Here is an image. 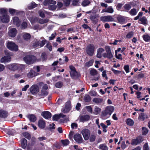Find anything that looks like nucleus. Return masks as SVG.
Instances as JSON below:
<instances>
[{
    "mask_svg": "<svg viewBox=\"0 0 150 150\" xmlns=\"http://www.w3.org/2000/svg\"><path fill=\"white\" fill-rule=\"evenodd\" d=\"M114 110V108L112 106H108L106 107L105 110L102 112L101 117L104 119L110 117Z\"/></svg>",
    "mask_w": 150,
    "mask_h": 150,
    "instance_id": "f257e3e1",
    "label": "nucleus"
},
{
    "mask_svg": "<svg viewBox=\"0 0 150 150\" xmlns=\"http://www.w3.org/2000/svg\"><path fill=\"white\" fill-rule=\"evenodd\" d=\"M6 67L10 70L15 71L17 69L22 70L24 68L25 66L21 64L13 63L6 65Z\"/></svg>",
    "mask_w": 150,
    "mask_h": 150,
    "instance_id": "f03ea898",
    "label": "nucleus"
},
{
    "mask_svg": "<svg viewBox=\"0 0 150 150\" xmlns=\"http://www.w3.org/2000/svg\"><path fill=\"white\" fill-rule=\"evenodd\" d=\"M6 45L8 48L11 51H16L18 50V46L13 42L8 41Z\"/></svg>",
    "mask_w": 150,
    "mask_h": 150,
    "instance_id": "7ed1b4c3",
    "label": "nucleus"
},
{
    "mask_svg": "<svg viewBox=\"0 0 150 150\" xmlns=\"http://www.w3.org/2000/svg\"><path fill=\"white\" fill-rule=\"evenodd\" d=\"M23 59L26 63L31 64L34 62L36 59V58L35 56L31 55L26 56Z\"/></svg>",
    "mask_w": 150,
    "mask_h": 150,
    "instance_id": "20e7f679",
    "label": "nucleus"
},
{
    "mask_svg": "<svg viewBox=\"0 0 150 150\" xmlns=\"http://www.w3.org/2000/svg\"><path fill=\"white\" fill-rule=\"evenodd\" d=\"M95 51V46L92 44L88 45L86 48V52L89 56H92L94 54Z\"/></svg>",
    "mask_w": 150,
    "mask_h": 150,
    "instance_id": "39448f33",
    "label": "nucleus"
},
{
    "mask_svg": "<svg viewBox=\"0 0 150 150\" xmlns=\"http://www.w3.org/2000/svg\"><path fill=\"white\" fill-rule=\"evenodd\" d=\"M69 68L71 70L70 73L71 76L74 79L77 78L79 76V73L76 71L75 68L72 66H70Z\"/></svg>",
    "mask_w": 150,
    "mask_h": 150,
    "instance_id": "423d86ee",
    "label": "nucleus"
},
{
    "mask_svg": "<svg viewBox=\"0 0 150 150\" xmlns=\"http://www.w3.org/2000/svg\"><path fill=\"white\" fill-rule=\"evenodd\" d=\"M81 133L83 137L86 140H88L90 136V131L87 129H84L81 131Z\"/></svg>",
    "mask_w": 150,
    "mask_h": 150,
    "instance_id": "0eeeda50",
    "label": "nucleus"
},
{
    "mask_svg": "<svg viewBox=\"0 0 150 150\" xmlns=\"http://www.w3.org/2000/svg\"><path fill=\"white\" fill-rule=\"evenodd\" d=\"M46 40H44L42 41H38L34 42L33 44V46L34 48H40L43 47L45 43Z\"/></svg>",
    "mask_w": 150,
    "mask_h": 150,
    "instance_id": "6e6552de",
    "label": "nucleus"
},
{
    "mask_svg": "<svg viewBox=\"0 0 150 150\" xmlns=\"http://www.w3.org/2000/svg\"><path fill=\"white\" fill-rule=\"evenodd\" d=\"M30 91L32 94H35L39 91V87L36 85H33L30 88Z\"/></svg>",
    "mask_w": 150,
    "mask_h": 150,
    "instance_id": "1a4fd4ad",
    "label": "nucleus"
},
{
    "mask_svg": "<svg viewBox=\"0 0 150 150\" xmlns=\"http://www.w3.org/2000/svg\"><path fill=\"white\" fill-rule=\"evenodd\" d=\"M101 21L104 22H112L114 21V18L111 16H105L101 17Z\"/></svg>",
    "mask_w": 150,
    "mask_h": 150,
    "instance_id": "9d476101",
    "label": "nucleus"
},
{
    "mask_svg": "<svg viewBox=\"0 0 150 150\" xmlns=\"http://www.w3.org/2000/svg\"><path fill=\"white\" fill-rule=\"evenodd\" d=\"M17 33L16 29L14 28H9L8 34L9 36L11 37H14L16 35Z\"/></svg>",
    "mask_w": 150,
    "mask_h": 150,
    "instance_id": "9b49d317",
    "label": "nucleus"
},
{
    "mask_svg": "<svg viewBox=\"0 0 150 150\" xmlns=\"http://www.w3.org/2000/svg\"><path fill=\"white\" fill-rule=\"evenodd\" d=\"M74 140L78 143H82L83 139L81 134H75L74 137Z\"/></svg>",
    "mask_w": 150,
    "mask_h": 150,
    "instance_id": "f8f14e48",
    "label": "nucleus"
},
{
    "mask_svg": "<svg viewBox=\"0 0 150 150\" xmlns=\"http://www.w3.org/2000/svg\"><path fill=\"white\" fill-rule=\"evenodd\" d=\"M71 108V104L70 102H67L65 104V106L64 108L62 109V111L64 113H67L70 110Z\"/></svg>",
    "mask_w": 150,
    "mask_h": 150,
    "instance_id": "ddd939ff",
    "label": "nucleus"
},
{
    "mask_svg": "<svg viewBox=\"0 0 150 150\" xmlns=\"http://www.w3.org/2000/svg\"><path fill=\"white\" fill-rule=\"evenodd\" d=\"M48 88V86L46 84H45L42 87L41 92V94L43 96H46L48 94V92L47 91Z\"/></svg>",
    "mask_w": 150,
    "mask_h": 150,
    "instance_id": "4468645a",
    "label": "nucleus"
},
{
    "mask_svg": "<svg viewBox=\"0 0 150 150\" xmlns=\"http://www.w3.org/2000/svg\"><path fill=\"white\" fill-rule=\"evenodd\" d=\"M143 141V139L141 137H137L135 139H133L132 140V145H137Z\"/></svg>",
    "mask_w": 150,
    "mask_h": 150,
    "instance_id": "2eb2a0df",
    "label": "nucleus"
},
{
    "mask_svg": "<svg viewBox=\"0 0 150 150\" xmlns=\"http://www.w3.org/2000/svg\"><path fill=\"white\" fill-rule=\"evenodd\" d=\"M11 60V58L10 56H6L1 58L0 62L2 63H6L10 62Z\"/></svg>",
    "mask_w": 150,
    "mask_h": 150,
    "instance_id": "dca6fc26",
    "label": "nucleus"
},
{
    "mask_svg": "<svg viewBox=\"0 0 150 150\" xmlns=\"http://www.w3.org/2000/svg\"><path fill=\"white\" fill-rule=\"evenodd\" d=\"M41 115L46 119H48L51 117L52 115L50 112L48 111L43 112L41 113Z\"/></svg>",
    "mask_w": 150,
    "mask_h": 150,
    "instance_id": "f3484780",
    "label": "nucleus"
},
{
    "mask_svg": "<svg viewBox=\"0 0 150 150\" xmlns=\"http://www.w3.org/2000/svg\"><path fill=\"white\" fill-rule=\"evenodd\" d=\"M9 17L7 14L2 15L0 17L1 21L3 23H6L9 22Z\"/></svg>",
    "mask_w": 150,
    "mask_h": 150,
    "instance_id": "a211bd4d",
    "label": "nucleus"
},
{
    "mask_svg": "<svg viewBox=\"0 0 150 150\" xmlns=\"http://www.w3.org/2000/svg\"><path fill=\"white\" fill-rule=\"evenodd\" d=\"M38 74V73L35 72V71L33 70H31L28 74L27 76L28 78H32L37 76Z\"/></svg>",
    "mask_w": 150,
    "mask_h": 150,
    "instance_id": "6ab92c4d",
    "label": "nucleus"
},
{
    "mask_svg": "<svg viewBox=\"0 0 150 150\" xmlns=\"http://www.w3.org/2000/svg\"><path fill=\"white\" fill-rule=\"evenodd\" d=\"M38 125L40 129H43L45 126V122L43 119H41L38 122Z\"/></svg>",
    "mask_w": 150,
    "mask_h": 150,
    "instance_id": "aec40b11",
    "label": "nucleus"
},
{
    "mask_svg": "<svg viewBox=\"0 0 150 150\" xmlns=\"http://www.w3.org/2000/svg\"><path fill=\"white\" fill-rule=\"evenodd\" d=\"M13 24L18 27L21 24V22L18 18L17 17H15L13 18Z\"/></svg>",
    "mask_w": 150,
    "mask_h": 150,
    "instance_id": "412c9836",
    "label": "nucleus"
},
{
    "mask_svg": "<svg viewBox=\"0 0 150 150\" xmlns=\"http://www.w3.org/2000/svg\"><path fill=\"white\" fill-rule=\"evenodd\" d=\"M66 115L62 113L60 114L59 115H55L52 117L53 120H54L57 121L60 117L64 118L65 117Z\"/></svg>",
    "mask_w": 150,
    "mask_h": 150,
    "instance_id": "4be33fe9",
    "label": "nucleus"
},
{
    "mask_svg": "<svg viewBox=\"0 0 150 150\" xmlns=\"http://www.w3.org/2000/svg\"><path fill=\"white\" fill-rule=\"evenodd\" d=\"M138 22L145 25H146L148 23L147 20L146 18L144 16L140 18Z\"/></svg>",
    "mask_w": 150,
    "mask_h": 150,
    "instance_id": "5701e85b",
    "label": "nucleus"
},
{
    "mask_svg": "<svg viewBox=\"0 0 150 150\" xmlns=\"http://www.w3.org/2000/svg\"><path fill=\"white\" fill-rule=\"evenodd\" d=\"M89 118L90 117L88 115H82L80 117V120L82 122L88 121Z\"/></svg>",
    "mask_w": 150,
    "mask_h": 150,
    "instance_id": "b1692460",
    "label": "nucleus"
},
{
    "mask_svg": "<svg viewBox=\"0 0 150 150\" xmlns=\"http://www.w3.org/2000/svg\"><path fill=\"white\" fill-rule=\"evenodd\" d=\"M117 19L118 22L120 23H122L125 22V16L120 15H118Z\"/></svg>",
    "mask_w": 150,
    "mask_h": 150,
    "instance_id": "393cba45",
    "label": "nucleus"
},
{
    "mask_svg": "<svg viewBox=\"0 0 150 150\" xmlns=\"http://www.w3.org/2000/svg\"><path fill=\"white\" fill-rule=\"evenodd\" d=\"M103 99L100 98H95L92 100L93 103L96 104L101 103L103 102Z\"/></svg>",
    "mask_w": 150,
    "mask_h": 150,
    "instance_id": "a878e982",
    "label": "nucleus"
},
{
    "mask_svg": "<svg viewBox=\"0 0 150 150\" xmlns=\"http://www.w3.org/2000/svg\"><path fill=\"white\" fill-rule=\"evenodd\" d=\"M21 146L23 149H25L27 146V140L24 138L22 139L21 140Z\"/></svg>",
    "mask_w": 150,
    "mask_h": 150,
    "instance_id": "bb28decb",
    "label": "nucleus"
},
{
    "mask_svg": "<svg viewBox=\"0 0 150 150\" xmlns=\"http://www.w3.org/2000/svg\"><path fill=\"white\" fill-rule=\"evenodd\" d=\"M56 4V1L54 0H45L44 2L45 6H47L50 4L54 5Z\"/></svg>",
    "mask_w": 150,
    "mask_h": 150,
    "instance_id": "cd10ccee",
    "label": "nucleus"
},
{
    "mask_svg": "<svg viewBox=\"0 0 150 150\" xmlns=\"http://www.w3.org/2000/svg\"><path fill=\"white\" fill-rule=\"evenodd\" d=\"M103 56L105 58L111 59L112 58L113 56L111 52L104 53L103 54Z\"/></svg>",
    "mask_w": 150,
    "mask_h": 150,
    "instance_id": "c85d7f7f",
    "label": "nucleus"
},
{
    "mask_svg": "<svg viewBox=\"0 0 150 150\" xmlns=\"http://www.w3.org/2000/svg\"><path fill=\"white\" fill-rule=\"evenodd\" d=\"M104 51L103 49L100 48L98 49L97 50V57L98 58H100L102 57L101 54Z\"/></svg>",
    "mask_w": 150,
    "mask_h": 150,
    "instance_id": "c756f323",
    "label": "nucleus"
},
{
    "mask_svg": "<svg viewBox=\"0 0 150 150\" xmlns=\"http://www.w3.org/2000/svg\"><path fill=\"white\" fill-rule=\"evenodd\" d=\"M7 115L8 113L6 111L2 110H0V117L5 118Z\"/></svg>",
    "mask_w": 150,
    "mask_h": 150,
    "instance_id": "7c9ffc66",
    "label": "nucleus"
},
{
    "mask_svg": "<svg viewBox=\"0 0 150 150\" xmlns=\"http://www.w3.org/2000/svg\"><path fill=\"white\" fill-rule=\"evenodd\" d=\"M98 148L101 150H108V148L105 144H100L99 145Z\"/></svg>",
    "mask_w": 150,
    "mask_h": 150,
    "instance_id": "2f4dec72",
    "label": "nucleus"
},
{
    "mask_svg": "<svg viewBox=\"0 0 150 150\" xmlns=\"http://www.w3.org/2000/svg\"><path fill=\"white\" fill-rule=\"evenodd\" d=\"M23 36L24 39L26 40H29L31 38L30 34L27 33H24Z\"/></svg>",
    "mask_w": 150,
    "mask_h": 150,
    "instance_id": "473e14b6",
    "label": "nucleus"
},
{
    "mask_svg": "<svg viewBox=\"0 0 150 150\" xmlns=\"http://www.w3.org/2000/svg\"><path fill=\"white\" fill-rule=\"evenodd\" d=\"M142 38L146 42H149L150 41V36L148 34L143 35Z\"/></svg>",
    "mask_w": 150,
    "mask_h": 150,
    "instance_id": "72a5a7b5",
    "label": "nucleus"
},
{
    "mask_svg": "<svg viewBox=\"0 0 150 150\" xmlns=\"http://www.w3.org/2000/svg\"><path fill=\"white\" fill-rule=\"evenodd\" d=\"M101 110L100 108L97 106H95L93 113L95 115H97L101 112Z\"/></svg>",
    "mask_w": 150,
    "mask_h": 150,
    "instance_id": "f704fd0d",
    "label": "nucleus"
},
{
    "mask_svg": "<svg viewBox=\"0 0 150 150\" xmlns=\"http://www.w3.org/2000/svg\"><path fill=\"white\" fill-rule=\"evenodd\" d=\"M28 117L29 119L30 120L31 122H34L36 120V117L33 115H28Z\"/></svg>",
    "mask_w": 150,
    "mask_h": 150,
    "instance_id": "c9c22d12",
    "label": "nucleus"
},
{
    "mask_svg": "<svg viewBox=\"0 0 150 150\" xmlns=\"http://www.w3.org/2000/svg\"><path fill=\"white\" fill-rule=\"evenodd\" d=\"M37 4H36L34 2H33L28 5V8L29 9H32L34 8L37 7Z\"/></svg>",
    "mask_w": 150,
    "mask_h": 150,
    "instance_id": "e433bc0d",
    "label": "nucleus"
},
{
    "mask_svg": "<svg viewBox=\"0 0 150 150\" xmlns=\"http://www.w3.org/2000/svg\"><path fill=\"white\" fill-rule=\"evenodd\" d=\"M91 2L88 0H85L83 1L81 3V5L82 6L85 7L87 6L90 4Z\"/></svg>",
    "mask_w": 150,
    "mask_h": 150,
    "instance_id": "4c0bfd02",
    "label": "nucleus"
},
{
    "mask_svg": "<svg viewBox=\"0 0 150 150\" xmlns=\"http://www.w3.org/2000/svg\"><path fill=\"white\" fill-rule=\"evenodd\" d=\"M123 8L125 9V10L122 11H127L131 8V5L129 4H125L123 6Z\"/></svg>",
    "mask_w": 150,
    "mask_h": 150,
    "instance_id": "58836bf2",
    "label": "nucleus"
},
{
    "mask_svg": "<svg viewBox=\"0 0 150 150\" xmlns=\"http://www.w3.org/2000/svg\"><path fill=\"white\" fill-rule=\"evenodd\" d=\"M7 10L6 8H0V14H2V15L7 14Z\"/></svg>",
    "mask_w": 150,
    "mask_h": 150,
    "instance_id": "ea45409f",
    "label": "nucleus"
},
{
    "mask_svg": "<svg viewBox=\"0 0 150 150\" xmlns=\"http://www.w3.org/2000/svg\"><path fill=\"white\" fill-rule=\"evenodd\" d=\"M46 11L44 10H40L38 11L39 16L41 17L44 18L45 17Z\"/></svg>",
    "mask_w": 150,
    "mask_h": 150,
    "instance_id": "a19ab883",
    "label": "nucleus"
},
{
    "mask_svg": "<svg viewBox=\"0 0 150 150\" xmlns=\"http://www.w3.org/2000/svg\"><path fill=\"white\" fill-rule=\"evenodd\" d=\"M137 9L135 8L132 9L129 11V13L132 16H135L136 15L137 13Z\"/></svg>",
    "mask_w": 150,
    "mask_h": 150,
    "instance_id": "79ce46f5",
    "label": "nucleus"
},
{
    "mask_svg": "<svg viewBox=\"0 0 150 150\" xmlns=\"http://www.w3.org/2000/svg\"><path fill=\"white\" fill-rule=\"evenodd\" d=\"M91 100V98L88 95H86L84 97V100L86 102H89Z\"/></svg>",
    "mask_w": 150,
    "mask_h": 150,
    "instance_id": "37998d69",
    "label": "nucleus"
},
{
    "mask_svg": "<svg viewBox=\"0 0 150 150\" xmlns=\"http://www.w3.org/2000/svg\"><path fill=\"white\" fill-rule=\"evenodd\" d=\"M146 115L143 113H142L139 115V119L143 121L146 118Z\"/></svg>",
    "mask_w": 150,
    "mask_h": 150,
    "instance_id": "c03bdc74",
    "label": "nucleus"
},
{
    "mask_svg": "<svg viewBox=\"0 0 150 150\" xmlns=\"http://www.w3.org/2000/svg\"><path fill=\"white\" fill-rule=\"evenodd\" d=\"M61 141L64 146L68 145L69 143V141L68 139H66L64 140H62Z\"/></svg>",
    "mask_w": 150,
    "mask_h": 150,
    "instance_id": "a18cd8bd",
    "label": "nucleus"
},
{
    "mask_svg": "<svg viewBox=\"0 0 150 150\" xmlns=\"http://www.w3.org/2000/svg\"><path fill=\"white\" fill-rule=\"evenodd\" d=\"M35 144V142L34 141H32L30 142L29 143L27 146V149L28 150V149L31 148L32 146L34 145Z\"/></svg>",
    "mask_w": 150,
    "mask_h": 150,
    "instance_id": "49530a36",
    "label": "nucleus"
},
{
    "mask_svg": "<svg viewBox=\"0 0 150 150\" xmlns=\"http://www.w3.org/2000/svg\"><path fill=\"white\" fill-rule=\"evenodd\" d=\"M134 35V33L132 32H129L126 35V38L127 39H130L132 38Z\"/></svg>",
    "mask_w": 150,
    "mask_h": 150,
    "instance_id": "de8ad7c7",
    "label": "nucleus"
},
{
    "mask_svg": "<svg viewBox=\"0 0 150 150\" xmlns=\"http://www.w3.org/2000/svg\"><path fill=\"white\" fill-rule=\"evenodd\" d=\"M48 19H40L39 20V23L41 24H43L46 23L48 21Z\"/></svg>",
    "mask_w": 150,
    "mask_h": 150,
    "instance_id": "09e8293b",
    "label": "nucleus"
},
{
    "mask_svg": "<svg viewBox=\"0 0 150 150\" xmlns=\"http://www.w3.org/2000/svg\"><path fill=\"white\" fill-rule=\"evenodd\" d=\"M142 134L143 135H145L148 133V130L146 128L143 127L142 128Z\"/></svg>",
    "mask_w": 150,
    "mask_h": 150,
    "instance_id": "8fccbe9b",
    "label": "nucleus"
},
{
    "mask_svg": "<svg viewBox=\"0 0 150 150\" xmlns=\"http://www.w3.org/2000/svg\"><path fill=\"white\" fill-rule=\"evenodd\" d=\"M96 136L95 134H92L90 136L89 138L90 142H93L95 141L96 139Z\"/></svg>",
    "mask_w": 150,
    "mask_h": 150,
    "instance_id": "3c124183",
    "label": "nucleus"
},
{
    "mask_svg": "<svg viewBox=\"0 0 150 150\" xmlns=\"http://www.w3.org/2000/svg\"><path fill=\"white\" fill-rule=\"evenodd\" d=\"M127 124L130 126H132L134 124V122L131 119H128L127 120Z\"/></svg>",
    "mask_w": 150,
    "mask_h": 150,
    "instance_id": "603ef678",
    "label": "nucleus"
},
{
    "mask_svg": "<svg viewBox=\"0 0 150 150\" xmlns=\"http://www.w3.org/2000/svg\"><path fill=\"white\" fill-rule=\"evenodd\" d=\"M63 85V84L62 82L59 81L56 83L55 86L56 88H60Z\"/></svg>",
    "mask_w": 150,
    "mask_h": 150,
    "instance_id": "864d4df0",
    "label": "nucleus"
},
{
    "mask_svg": "<svg viewBox=\"0 0 150 150\" xmlns=\"http://www.w3.org/2000/svg\"><path fill=\"white\" fill-rule=\"evenodd\" d=\"M115 53L116 58L118 59L122 60V58L121 54H118L117 52V51H115Z\"/></svg>",
    "mask_w": 150,
    "mask_h": 150,
    "instance_id": "5fc2aeb1",
    "label": "nucleus"
},
{
    "mask_svg": "<svg viewBox=\"0 0 150 150\" xmlns=\"http://www.w3.org/2000/svg\"><path fill=\"white\" fill-rule=\"evenodd\" d=\"M94 62V60L91 59L86 63V65L87 67H90L92 65Z\"/></svg>",
    "mask_w": 150,
    "mask_h": 150,
    "instance_id": "6e6d98bb",
    "label": "nucleus"
},
{
    "mask_svg": "<svg viewBox=\"0 0 150 150\" xmlns=\"http://www.w3.org/2000/svg\"><path fill=\"white\" fill-rule=\"evenodd\" d=\"M90 74L92 76H95L97 74V72L95 69H93L90 71Z\"/></svg>",
    "mask_w": 150,
    "mask_h": 150,
    "instance_id": "4d7b16f0",
    "label": "nucleus"
},
{
    "mask_svg": "<svg viewBox=\"0 0 150 150\" xmlns=\"http://www.w3.org/2000/svg\"><path fill=\"white\" fill-rule=\"evenodd\" d=\"M48 8L49 9L54 11L56 9L57 7L53 5H49Z\"/></svg>",
    "mask_w": 150,
    "mask_h": 150,
    "instance_id": "13d9d810",
    "label": "nucleus"
},
{
    "mask_svg": "<svg viewBox=\"0 0 150 150\" xmlns=\"http://www.w3.org/2000/svg\"><path fill=\"white\" fill-rule=\"evenodd\" d=\"M107 12L108 13H112L114 11L112 7L111 6H109L107 8Z\"/></svg>",
    "mask_w": 150,
    "mask_h": 150,
    "instance_id": "bf43d9fd",
    "label": "nucleus"
},
{
    "mask_svg": "<svg viewBox=\"0 0 150 150\" xmlns=\"http://www.w3.org/2000/svg\"><path fill=\"white\" fill-rule=\"evenodd\" d=\"M142 15H143L142 12H139V13L137 16L136 17H135L134 18V20H138V19H139V18L140 17L142 16Z\"/></svg>",
    "mask_w": 150,
    "mask_h": 150,
    "instance_id": "052dcab7",
    "label": "nucleus"
},
{
    "mask_svg": "<svg viewBox=\"0 0 150 150\" xmlns=\"http://www.w3.org/2000/svg\"><path fill=\"white\" fill-rule=\"evenodd\" d=\"M124 69L126 73L129 72V66L128 65H125L124 67Z\"/></svg>",
    "mask_w": 150,
    "mask_h": 150,
    "instance_id": "680f3d73",
    "label": "nucleus"
},
{
    "mask_svg": "<svg viewBox=\"0 0 150 150\" xmlns=\"http://www.w3.org/2000/svg\"><path fill=\"white\" fill-rule=\"evenodd\" d=\"M27 26V23L25 22H23L21 25V28L23 29H25L26 28Z\"/></svg>",
    "mask_w": 150,
    "mask_h": 150,
    "instance_id": "e2e57ef3",
    "label": "nucleus"
},
{
    "mask_svg": "<svg viewBox=\"0 0 150 150\" xmlns=\"http://www.w3.org/2000/svg\"><path fill=\"white\" fill-rule=\"evenodd\" d=\"M8 11L11 14H14L17 11L16 10L11 8H9Z\"/></svg>",
    "mask_w": 150,
    "mask_h": 150,
    "instance_id": "0e129e2a",
    "label": "nucleus"
},
{
    "mask_svg": "<svg viewBox=\"0 0 150 150\" xmlns=\"http://www.w3.org/2000/svg\"><path fill=\"white\" fill-rule=\"evenodd\" d=\"M42 59L43 61H45L47 59V56L45 53H43L42 54Z\"/></svg>",
    "mask_w": 150,
    "mask_h": 150,
    "instance_id": "69168bd1",
    "label": "nucleus"
},
{
    "mask_svg": "<svg viewBox=\"0 0 150 150\" xmlns=\"http://www.w3.org/2000/svg\"><path fill=\"white\" fill-rule=\"evenodd\" d=\"M90 18L91 20L93 21H96V19L95 15H91L90 16Z\"/></svg>",
    "mask_w": 150,
    "mask_h": 150,
    "instance_id": "338daca9",
    "label": "nucleus"
},
{
    "mask_svg": "<svg viewBox=\"0 0 150 150\" xmlns=\"http://www.w3.org/2000/svg\"><path fill=\"white\" fill-rule=\"evenodd\" d=\"M143 150H150L149 147L148 143H146L144 144L143 147Z\"/></svg>",
    "mask_w": 150,
    "mask_h": 150,
    "instance_id": "774afa93",
    "label": "nucleus"
}]
</instances>
